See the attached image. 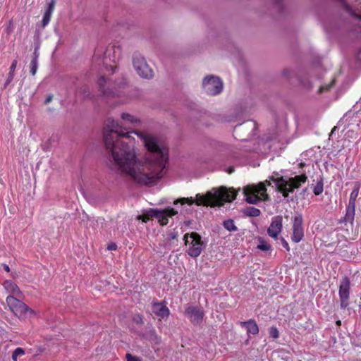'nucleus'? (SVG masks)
I'll list each match as a JSON object with an SVG mask.
<instances>
[{
	"label": "nucleus",
	"mask_w": 361,
	"mask_h": 361,
	"mask_svg": "<svg viewBox=\"0 0 361 361\" xmlns=\"http://www.w3.org/2000/svg\"><path fill=\"white\" fill-rule=\"evenodd\" d=\"M269 334L270 336L274 339H276L279 337V330L275 326H271L269 328Z\"/></svg>",
	"instance_id": "cd10ccee"
},
{
	"label": "nucleus",
	"mask_w": 361,
	"mask_h": 361,
	"mask_svg": "<svg viewBox=\"0 0 361 361\" xmlns=\"http://www.w3.org/2000/svg\"><path fill=\"white\" fill-rule=\"evenodd\" d=\"M323 89H324V87H320L319 91H320V92H322Z\"/></svg>",
	"instance_id": "ea45409f"
},
{
	"label": "nucleus",
	"mask_w": 361,
	"mask_h": 361,
	"mask_svg": "<svg viewBox=\"0 0 361 361\" xmlns=\"http://www.w3.org/2000/svg\"><path fill=\"white\" fill-rule=\"evenodd\" d=\"M351 15L355 18L361 20V14L355 13L354 11H350Z\"/></svg>",
	"instance_id": "473e14b6"
},
{
	"label": "nucleus",
	"mask_w": 361,
	"mask_h": 361,
	"mask_svg": "<svg viewBox=\"0 0 361 361\" xmlns=\"http://www.w3.org/2000/svg\"><path fill=\"white\" fill-rule=\"evenodd\" d=\"M282 221L283 218L281 216H276L272 218L271 224L267 229V233L271 238L274 239L278 238L283 227Z\"/></svg>",
	"instance_id": "ddd939ff"
},
{
	"label": "nucleus",
	"mask_w": 361,
	"mask_h": 361,
	"mask_svg": "<svg viewBox=\"0 0 361 361\" xmlns=\"http://www.w3.org/2000/svg\"><path fill=\"white\" fill-rule=\"evenodd\" d=\"M324 184L323 179L321 178L313 188V192L315 195H319L323 192Z\"/></svg>",
	"instance_id": "393cba45"
},
{
	"label": "nucleus",
	"mask_w": 361,
	"mask_h": 361,
	"mask_svg": "<svg viewBox=\"0 0 361 361\" xmlns=\"http://www.w3.org/2000/svg\"><path fill=\"white\" fill-rule=\"evenodd\" d=\"M308 178L305 173H302L294 177H287L279 176L276 172L269 177V180L261 182L257 185L247 186L243 190L245 196V200L250 204H256L259 201H266L269 200V195L267 192V186L271 185V181L276 185V190L282 194L284 198L289 196V193H293L295 189H299L302 184H305Z\"/></svg>",
	"instance_id": "f03ea898"
},
{
	"label": "nucleus",
	"mask_w": 361,
	"mask_h": 361,
	"mask_svg": "<svg viewBox=\"0 0 361 361\" xmlns=\"http://www.w3.org/2000/svg\"><path fill=\"white\" fill-rule=\"evenodd\" d=\"M188 237L190 238L191 242L190 245L188 247V250H187V253L192 257H197L198 256L200 255L204 247V243L202 240V237L199 233L196 232H192L191 233H185L183 236V240H185V245L189 243V241L188 240Z\"/></svg>",
	"instance_id": "39448f33"
},
{
	"label": "nucleus",
	"mask_w": 361,
	"mask_h": 361,
	"mask_svg": "<svg viewBox=\"0 0 361 361\" xmlns=\"http://www.w3.org/2000/svg\"><path fill=\"white\" fill-rule=\"evenodd\" d=\"M240 325L242 326H246L248 334L256 335L259 333L258 326L256 322L253 319H250L247 322H241Z\"/></svg>",
	"instance_id": "a211bd4d"
},
{
	"label": "nucleus",
	"mask_w": 361,
	"mask_h": 361,
	"mask_svg": "<svg viewBox=\"0 0 361 361\" xmlns=\"http://www.w3.org/2000/svg\"><path fill=\"white\" fill-rule=\"evenodd\" d=\"M129 133L124 132L114 120H107L104 128V145L109 159L118 170L129 175L136 183L142 185L154 183L163 176L168 162V149L160 147L154 137L137 133L152 154L145 161H137L134 149L135 139L129 135Z\"/></svg>",
	"instance_id": "f257e3e1"
},
{
	"label": "nucleus",
	"mask_w": 361,
	"mask_h": 361,
	"mask_svg": "<svg viewBox=\"0 0 361 361\" xmlns=\"http://www.w3.org/2000/svg\"><path fill=\"white\" fill-rule=\"evenodd\" d=\"M237 193L233 188L227 189L226 187H221L214 190V192H207L204 195H197L195 200L192 197H182L175 200L173 204L175 205L178 203L192 205L195 202L197 205L221 207L225 202H231L234 200Z\"/></svg>",
	"instance_id": "7ed1b4c3"
},
{
	"label": "nucleus",
	"mask_w": 361,
	"mask_h": 361,
	"mask_svg": "<svg viewBox=\"0 0 361 361\" xmlns=\"http://www.w3.org/2000/svg\"><path fill=\"white\" fill-rule=\"evenodd\" d=\"M3 286L6 292H8L10 294H12V296L20 297V295H22V293L18 286L11 280H6L4 282Z\"/></svg>",
	"instance_id": "f3484780"
},
{
	"label": "nucleus",
	"mask_w": 361,
	"mask_h": 361,
	"mask_svg": "<svg viewBox=\"0 0 361 361\" xmlns=\"http://www.w3.org/2000/svg\"><path fill=\"white\" fill-rule=\"evenodd\" d=\"M56 0H51L45 7V11L42 20V26L46 27L50 22L52 13L54 11Z\"/></svg>",
	"instance_id": "dca6fc26"
},
{
	"label": "nucleus",
	"mask_w": 361,
	"mask_h": 361,
	"mask_svg": "<svg viewBox=\"0 0 361 361\" xmlns=\"http://www.w3.org/2000/svg\"><path fill=\"white\" fill-rule=\"evenodd\" d=\"M350 281L348 276L343 277L339 282L338 295L341 309L347 308L350 305Z\"/></svg>",
	"instance_id": "0eeeda50"
},
{
	"label": "nucleus",
	"mask_w": 361,
	"mask_h": 361,
	"mask_svg": "<svg viewBox=\"0 0 361 361\" xmlns=\"http://www.w3.org/2000/svg\"><path fill=\"white\" fill-rule=\"evenodd\" d=\"M16 66H17V61L16 60H14L11 66H10V72L8 73V78L6 80V82L5 83V86L8 85L13 80V73H14V71L16 68Z\"/></svg>",
	"instance_id": "b1692460"
},
{
	"label": "nucleus",
	"mask_w": 361,
	"mask_h": 361,
	"mask_svg": "<svg viewBox=\"0 0 361 361\" xmlns=\"http://www.w3.org/2000/svg\"><path fill=\"white\" fill-rule=\"evenodd\" d=\"M126 357L127 361H142L140 357L134 356L130 353H127Z\"/></svg>",
	"instance_id": "c85d7f7f"
},
{
	"label": "nucleus",
	"mask_w": 361,
	"mask_h": 361,
	"mask_svg": "<svg viewBox=\"0 0 361 361\" xmlns=\"http://www.w3.org/2000/svg\"><path fill=\"white\" fill-rule=\"evenodd\" d=\"M305 165V163H300V164H299V166H300V168H302Z\"/></svg>",
	"instance_id": "4c0bfd02"
},
{
	"label": "nucleus",
	"mask_w": 361,
	"mask_h": 361,
	"mask_svg": "<svg viewBox=\"0 0 361 361\" xmlns=\"http://www.w3.org/2000/svg\"><path fill=\"white\" fill-rule=\"evenodd\" d=\"M336 127H334V128L332 129L331 130V133H333L334 132V130H336Z\"/></svg>",
	"instance_id": "58836bf2"
},
{
	"label": "nucleus",
	"mask_w": 361,
	"mask_h": 361,
	"mask_svg": "<svg viewBox=\"0 0 361 361\" xmlns=\"http://www.w3.org/2000/svg\"><path fill=\"white\" fill-rule=\"evenodd\" d=\"M109 119H112L113 120V118H107L105 121L104 128H105L106 123L107 120H109ZM121 119H122V121L123 122H125L126 125L133 124V123L139 122V120H137L133 116H132V115H130L129 114H127V113H123L121 114ZM114 121L118 123V125L123 128L124 132L129 131L130 132L129 134L131 133H135L137 134V133L135 131H130V127H128L127 126H121L120 124V123L118 121H115L114 119ZM103 135H104V128H103Z\"/></svg>",
	"instance_id": "2eb2a0df"
},
{
	"label": "nucleus",
	"mask_w": 361,
	"mask_h": 361,
	"mask_svg": "<svg viewBox=\"0 0 361 361\" xmlns=\"http://www.w3.org/2000/svg\"><path fill=\"white\" fill-rule=\"evenodd\" d=\"M133 66L139 75L144 78H150L153 76V71L149 67L145 59L136 54L133 56Z\"/></svg>",
	"instance_id": "9d476101"
},
{
	"label": "nucleus",
	"mask_w": 361,
	"mask_h": 361,
	"mask_svg": "<svg viewBox=\"0 0 361 361\" xmlns=\"http://www.w3.org/2000/svg\"><path fill=\"white\" fill-rule=\"evenodd\" d=\"M281 243H282V245L283 247L287 250V251H289L290 250V247H289V245L288 243V242L284 239V238H281Z\"/></svg>",
	"instance_id": "7c9ffc66"
},
{
	"label": "nucleus",
	"mask_w": 361,
	"mask_h": 361,
	"mask_svg": "<svg viewBox=\"0 0 361 361\" xmlns=\"http://www.w3.org/2000/svg\"><path fill=\"white\" fill-rule=\"evenodd\" d=\"M37 58L38 55L37 54L36 51H35L34 56L30 62V73L32 75H35L37 70Z\"/></svg>",
	"instance_id": "5701e85b"
},
{
	"label": "nucleus",
	"mask_w": 361,
	"mask_h": 361,
	"mask_svg": "<svg viewBox=\"0 0 361 361\" xmlns=\"http://www.w3.org/2000/svg\"><path fill=\"white\" fill-rule=\"evenodd\" d=\"M185 316L193 325H200L204 318V310L197 306H188L185 310Z\"/></svg>",
	"instance_id": "9b49d317"
},
{
	"label": "nucleus",
	"mask_w": 361,
	"mask_h": 361,
	"mask_svg": "<svg viewBox=\"0 0 361 361\" xmlns=\"http://www.w3.org/2000/svg\"><path fill=\"white\" fill-rule=\"evenodd\" d=\"M223 226L225 229L231 232H235L238 230L237 226L235 225L233 220L228 219L224 221Z\"/></svg>",
	"instance_id": "4be33fe9"
},
{
	"label": "nucleus",
	"mask_w": 361,
	"mask_h": 361,
	"mask_svg": "<svg viewBox=\"0 0 361 361\" xmlns=\"http://www.w3.org/2000/svg\"><path fill=\"white\" fill-rule=\"evenodd\" d=\"M203 87L209 95H216L223 89V82L219 77H206L202 82Z\"/></svg>",
	"instance_id": "6e6552de"
},
{
	"label": "nucleus",
	"mask_w": 361,
	"mask_h": 361,
	"mask_svg": "<svg viewBox=\"0 0 361 361\" xmlns=\"http://www.w3.org/2000/svg\"><path fill=\"white\" fill-rule=\"evenodd\" d=\"M133 321L138 324H142L143 320L142 317L140 314H137L133 317Z\"/></svg>",
	"instance_id": "c756f323"
},
{
	"label": "nucleus",
	"mask_w": 361,
	"mask_h": 361,
	"mask_svg": "<svg viewBox=\"0 0 361 361\" xmlns=\"http://www.w3.org/2000/svg\"><path fill=\"white\" fill-rule=\"evenodd\" d=\"M113 51L114 52V56H113V59H112V61L114 62L116 61L117 57L116 56V54L118 53V56H119V54H120V47H116V46H111V47H109L107 49H106V51L105 52V57L106 58L107 57V55L109 56V57L110 58V52Z\"/></svg>",
	"instance_id": "412c9836"
},
{
	"label": "nucleus",
	"mask_w": 361,
	"mask_h": 361,
	"mask_svg": "<svg viewBox=\"0 0 361 361\" xmlns=\"http://www.w3.org/2000/svg\"><path fill=\"white\" fill-rule=\"evenodd\" d=\"M303 219L301 214L295 216L293 224V234L291 240L293 242L298 243L304 237Z\"/></svg>",
	"instance_id": "f8f14e48"
},
{
	"label": "nucleus",
	"mask_w": 361,
	"mask_h": 361,
	"mask_svg": "<svg viewBox=\"0 0 361 361\" xmlns=\"http://www.w3.org/2000/svg\"><path fill=\"white\" fill-rule=\"evenodd\" d=\"M259 244L257 248L262 251H270L271 250V245L268 243L263 238L259 237L257 238Z\"/></svg>",
	"instance_id": "aec40b11"
},
{
	"label": "nucleus",
	"mask_w": 361,
	"mask_h": 361,
	"mask_svg": "<svg viewBox=\"0 0 361 361\" xmlns=\"http://www.w3.org/2000/svg\"><path fill=\"white\" fill-rule=\"evenodd\" d=\"M25 353V350L22 348H17L12 353V360L13 361L18 360V356L23 355Z\"/></svg>",
	"instance_id": "bb28decb"
},
{
	"label": "nucleus",
	"mask_w": 361,
	"mask_h": 361,
	"mask_svg": "<svg viewBox=\"0 0 361 361\" xmlns=\"http://www.w3.org/2000/svg\"><path fill=\"white\" fill-rule=\"evenodd\" d=\"M106 83V79L104 76H101L98 80V84L100 88V90L104 95H110L111 94V92H109L107 90L104 89V85Z\"/></svg>",
	"instance_id": "a878e982"
},
{
	"label": "nucleus",
	"mask_w": 361,
	"mask_h": 361,
	"mask_svg": "<svg viewBox=\"0 0 361 361\" xmlns=\"http://www.w3.org/2000/svg\"><path fill=\"white\" fill-rule=\"evenodd\" d=\"M178 212L173 208L168 207L164 209H149L147 212L140 215L138 219L147 223L153 217L156 218L161 226H166L169 223V217L175 216Z\"/></svg>",
	"instance_id": "20e7f679"
},
{
	"label": "nucleus",
	"mask_w": 361,
	"mask_h": 361,
	"mask_svg": "<svg viewBox=\"0 0 361 361\" xmlns=\"http://www.w3.org/2000/svg\"><path fill=\"white\" fill-rule=\"evenodd\" d=\"M6 301L11 311L18 317H24L27 313L35 314V312L32 309L14 296H7Z\"/></svg>",
	"instance_id": "423d86ee"
},
{
	"label": "nucleus",
	"mask_w": 361,
	"mask_h": 361,
	"mask_svg": "<svg viewBox=\"0 0 361 361\" xmlns=\"http://www.w3.org/2000/svg\"><path fill=\"white\" fill-rule=\"evenodd\" d=\"M152 312L161 320L165 317H168L170 314L169 309L164 302L154 301L152 304Z\"/></svg>",
	"instance_id": "4468645a"
},
{
	"label": "nucleus",
	"mask_w": 361,
	"mask_h": 361,
	"mask_svg": "<svg viewBox=\"0 0 361 361\" xmlns=\"http://www.w3.org/2000/svg\"><path fill=\"white\" fill-rule=\"evenodd\" d=\"M243 214L247 216L257 217L261 214V211L254 207H247L244 209Z\"/></svg>",
	"instance_id": "6ab92c4d"
},
{
	"label": "nucleus",
	"mask_w": 361,
	"mask_h": 361,
	"mask_svg": "<svg viewBox=\"0 0 361 361\" xmlns=\"http://www.w3.org/2000/svg\"><path fill=\"white\" fill-rule=\"evenodd\" d=\"M117 249V245L115 243H111L109 245L108 250H116Z\"/></svg>",
	"instance_id": "2f4dec72"
},
{
	"label": "nucleus",
	"mask_w": 361,
	"mask_h": 361,
	"mask_svg": "<svg viewBox=\"0 0 361 361\" xmlns=\"http://www.w3.org/2000/svg\"><path fill=\"white\" fill-rule=\"evenodd\" d=\"M333 84H330L329 85H327L326 87H325V90H328L329 89H330L331 87H332Z\"/></svg>",
	"instance_id": "c9c22d12"
},
{
	"label": "nucleus",
	"mask_w": 361,
	"mask_h": 361,
	"mask_svg": "<svg viewBox=\"0 0 361 361\" xmlns=\"http://www.w3.org/2000/svg\"><path fill=\"white\" fill-rule=\"evenodd\" d=\"M53 99V96L52 95H49L47 96V97L46 98L45 101H44V103L46 104H49Z\"/></svg>",
	"instance_id": "72a5a7b5"
},
{
	"label": "nucleus",
	"mask_w": 361,
	"mask_h": 361,
	"mask_svg": "<svg viewBox=\"0 0 361 361\" xmlns=\"http://www.w3.org/2000/svg\"><path fill=\"white\" fill-rule=\"evenodd\" d=\"M360 184L356 183L355 188L350 193L348 205L346 209V213L344 217V221L353 224L355 214V202L359 195Z\"/></svg>",
	"instance_id": "1a4fd4ad"
},
{
	"label": "nucleus",
	"mask_w": 361,
	"mask_h": 361,
	"mask_svg": "<svg viewBox=\"0 0 361 361\" xmlns=\"http://www.w3.org/2000/svg\"><path fill=\"white\" fill-rule=\"evenodd\" d=\"M336 324L337 326H341V322L340 320H338L336 322Z\"/></svg>",
	"instance_id": "e433bc0d"
},
{
	"label": "nucleus",
	"mask_w": 361,
	"mask_h": 361,
	"mask_svg": "<svg viewBox=\"0 0 361 361\" xmlns=\"http://www.w3.org/2000/svg\"><path fill=\"white\" fill-rule=\"evenodd\" d=\"M4 270L6 271V272H9L10 271V268L8 267V265L4 264Z\"/></svg>",
	"instance_id": "f704fd0d"
}]
</instances>
